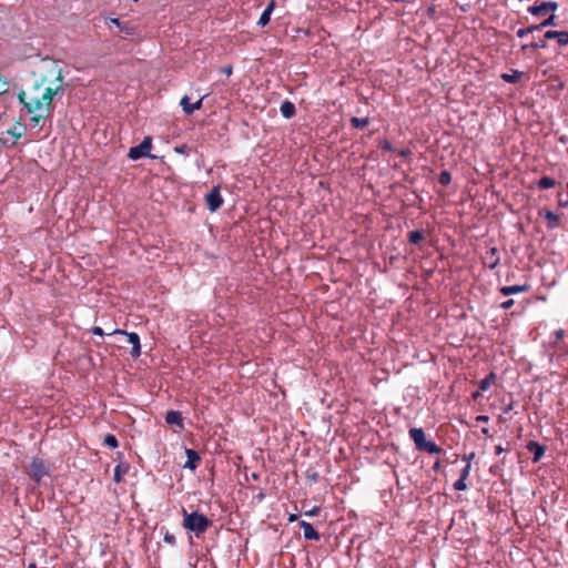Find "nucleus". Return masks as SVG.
<instances>
[{"label":"nucleus","instance_id":"f257e3e1","mask_svg":"<svg viewBox=\"0 0 568 568\" xmlns=\"http://www.w3.org/2000/svg\"><path fill=\"white\" fill-rule=\"evenodd\" d=\"M64 94L62 69L57 61L44 63V73L33 85L18 93V100L31 115L32 126H42V122L53 112L55 97Z\"/></svg>","mask_w":568,"mask_h":568},{"label":"nucleus","instance_id":"393cba45","mask_svg":"<svg viewBox=\"0 0 568 568\" xmlns=\"http://www.w3.org/2000/svg\"><path fill=\"white\" fill-rule=\"evenodd\" d=\"M495 377H496V375L494 373H490L484 379H481L480 383H479L480 390H483V392L488 390L490 385L495 381Z\"/></svg>","mask_w":568,"mask_h":568},{"label":"nucleus","instance_id":"f704fd0d","mask_svg":"<svg viewBox=\"0 0 568 568\" xmlns=\"http://www.w3.org/2000/svg\"><path fill=\"white\" fill-rule=\"evenodd\" d=\"M379 146L385 150V151H392L393 150V146L390 144V142H388L387 140H383L379 142Z\"/></svg>","mask_w":568,"mask_h":568},{"label":"nucleus","instance_id":"a19ab883","mask_svg":"<svg viewBox=\"0 0 568 568\" xmlns=\"http://www.w3.org/2000/svg\"><path fill=\"white\" fill-rule=\"evenodd\" d=\"M222 72L225 73L226 75H231L232 74V67L231 65L224 67L222 69Z\"/></svg>","mask_w":568,"mask_h":568},{"label":"nucleus","instance_id":"7c9ffc66","mask_svg":"<svg viewBox=\"0 0 568 568\" xmlns=\"http://www.w3.org/2000/svg\"><path fill=\"white\" fill-rule=\"evenodd\" d=\"M454 488L456 490H465V489H467L466 479L459 477V479L455 481Z\"/></svg>","mask_w":568,"mask_h":568},{"label":"nucleus","instance_id":"49530a36","mask_svg":"<svg viewBox=\"0 0 568 568\" xmlns=\"http://www.w3.org/2000/svg\"><path fill=\"white\" fill-rule=\"evenodd\" d=\"M503 452H505V449H504L500 445H498V446H496V447H495V453H496L497 455L501 454Z\"/></svg>","mask_w":568,"mask_h":568},{"label":"nucleus","instance_id":"dca6fc26","mask_svg":"<svg viewBox=\"0 0 568 568\" xmlns=\"http://www.w3.org/2000/svg\"><path fill=\"white\" fill-rule=\"evenodd\" d=\"M529 290V285H510V286H503L500 288V293L505 296L524 293Z\"/></svg>","mask_w":568,"mask_h":568},{"label":"nucleus","instance_id":"412c9836","mask_svg":"<svg viewBox=\"0 0 568 568\" xmlns=\"http://www.w3.org/2000/svg\"><path fill=\"white\" fill-rule=\"evenodd\" d=\"M537 185L540 190H547L550 187H554L556 185V181L552 178L549 176H542L538 182Z\"/></svg>","mask_w":568,"mask_h":568},{"label":"nucleus","instance_id":"5701e85b","mask_svg":"<svg viewBox=\"0 0 568 568\" xmlns=\"http://www.w3.org/2000/svg\"><path fill=\"white\" fill-rule=\"evenodd\" d=\"M521 77V72L519 71H513L511 73H503L501 79L507 83H516L519 81Z\"/></svg>","mask_w":568,"mask_h":568},{"label":"nucleus","instance_id":"de8ad7c7","mask_svg":"<svg viewBox=\"0 0 568 568\" xmlns=\"http://www.w3.org/2000/svg\"><path fill=\"white\" fill-rule=\"evenodd\" d=\"M295 520H297V515H295V514H291V515L288 516V521L293 523V521H295Z\"/></svg>","mask_w":568,"mask_h":568},{"label":"nucleus","instance_id":"c85d7f7f","mask_svg":"<svg viewBox=\"0 0 568 568\" xmlns=\"http://www.w3.org/2000/svg\"><path fill=\"white\" fill-rule=\"evenodd\" d=\"M555 26H557L555 14H550L546 20H544L541 23H539V27H542V28L555 27Z\"/></svg>","mask_w":568,"mask_h":568},{"label":"nucleus","instance_id":"f03ea898","mask_svg":"<svg viewBox=\"0 0 568 568\" xmlns=\"http://www.w3.org/2000/svg\"><path fill=\"white\" fill-rule=\"evenodd\" d=\"M183 513V523L182 526L184 529L194 532L196 537L202 536L211 526L212 521L203 514L199 511L187 513L184 508Z\"/></svg>","mask_w":568,"mask_h":568},{"label":"nucleus","instance_id":"a211bd4d","mask_svg":"<svg viewBox=\"0 0 568 568\" xmlns=\"http://www.w3.org/2000/svg\"><path fill=\"white\" fill-rule=\"evenodd\" d=\"M544 216L547 220L548 230H554L560 225L559 216L552 211H546Z\"/></svg>","mask_w":568,"mask_h":568},{"label":"nucleus","instance_id":"20e7f679","mask_svg":"<svg viewBox=\"0 0 568 568\" xmlns=\"http://www.w3.org/2000/svg\"><path fill=\"white\" fill-rule=\"evenodd\" d=\"M152 148V139L150 136H145L144 140L136 146H133L129 151V159L135 161L144 156H149V152Z\"/></svg>","mask_w":568,"mask_h":568},{"label":"nucleus","instance_id":"37998d69","mask_svg":"<svg viewBox=\"0 0 568 568\" xmlns=\"http://www.w3.org/2000/svg\"><path fill=\"white\" fill-rule=\"evenodd\" d=\"M541 29L542 27H539V24L528 27L529 33Z\"/></svg>","mask_w":568,"mask_h":568},{"label":"nucleus","instance_id":"4468645a","mask_svg":"<svg viewBox=\"0 0 568 568\" xmlns=\"http://www.w3.org/2000/svg\"><path fill=\"white\" fill-rule=\"evenodd\" d=\"M497 253L498 252H497L496 247H491L490 250H488L486 252V255H485L484 258H485L486 265L490 270L495 268L498 265V263H499V256L497 255Z\"/></svg>","mask_w":568,"mask_h":568},{"label":"nucleus","instance_id":"ddd939ff","mask_svg":"<svg viewBox=\"0 0 568 568\" xmlns=\"http://www.w3.org/2000/svg\"><path fill=\"white\" fill-rule=\"evenodd\" d=\"M185 454H186L187 460L184 464V468L194 470L197 467V464L201 459L200 455L195 450L190 449V448L185 449Z\"/></svg>","mask_w":568,"mask_h":568},{"label":"nucleus","instance_id":"e433bc0d","mask_svg":"<svg viewBox=\"0 0 568 568\" xmlns=\"http://www.w3.org/2000/svg\"><path fill=\"white\" fill-rule=\"evenodd\" d=\"M514 300H507L505 302L501 303V308L504 310H509L513 305H514Z\"/></svg>","mask_w":568,"mask_h":568},{"label":"nucleus","instance_id":"f8f14e48","mask_svg":"<svg viewBox=\"0 0 568 568\" xmlns=\"http://www.w3.org/2000/svg\"><path fill=\"white\" fill-rule=\"evenodd\" d=\"M300 526L303 529L304 538L308 540H318L321 538V535L313 528V526L302 520L300 521Z\"/></svg>","mask_w":568,"mask_h":568},{"label":"nucleus","instance_id":"ea45409f","mask_svg":"<svg viewBox=\"0 0 568 568\" xmlns=\"http://www.w3.org/2000/svg\"><path fill=\"white\" fill-rule=\"evenodd\" d=\"M318 510L320 508L318 507H314L312 510L305 513V515L307 516H314V515H317L318 514Z\"/></svg>","mask_w":568,"mask_h":568},{"label":"nucleus","instance_id":"9b49d317","mask_svg":"<svg viewBox=\"0 0 568 568\" xmlns=\"http://www.w3.org/2000/svg\"><path fill=\"white\" fill-rule=\"evenodd\" d=\"M527 449L532 453L534 457H532V462L534 463H537L540 460V458L544 456L545 454V446L544 445H540L539 443L537 442H529L527 444Z\"/></svg>","mask_w":568,"mask_h":568},{"label":"nucleus","instance_id":"72a5a7b5","mask_svg":"<svg viewBox=\"0 0 568 568\" xmlns=\"http://www.w3.org/2000/svg\"><path fill=\"white\" fill-rule=\"evenodd\" d=\"M8 90V81L0 74V94Z\"/></svg>","mask_w":568,"mask_h":568},{"label":"nucleus","instance_id":"473e14b6","mask_svg":"<svg viewBox=\"0 0 568 568\" xmlns=\"http://www.w3.org/2000/svg\"><path fill=\"white\" fill-rule=\"evenodd\" d=\"M163 540L172 546L175 545L176 542L175 536L170 534L169 531L165 532Z\"/></svg>","mask_w":568,"mask_h":568},{"label":"nucleus","instance_id":"8fccbe9b","mask_svg":"<svg viewBox=\"0 0 568 568\" xmlns=\"http://www.w3.org/2000/svg\"><path fill=\"white\" fill-rule=\"evenodd\" d=\"M478 396H479V393H478V392H476V393H474V394H473V397H474V398H477Z\"/></svg>","mask_w":568,"mask_h":568},{"label":"nucleus","instance_id":"7ed1b4c3","mask_svg":"<svg viewBox=\"0 0 568 568\" xmlns=\"http://www.w3.org/2000/svg\"><path fill=\"white\" fill-rule=\"evenodd\" d=\"M409 437L418 450L427 452L429 454H439L442 452L440 447L436 443L426 440L423 428H410Z\"/></svg>","mask_w":568,"mask_h":568},{"label":"nucleus","instance_id":"6ab92c4d","mask_svg":"<svg viewBox=\"0 0 568 568\" xmlns=\"http://www.w3.org/2000/svg\"><path fill=\"white\" fill-rule=\"evenodd\" d=\"M280 111L284 118L291 119L292 116H294L296 109L294 103H292L291 101H284L281 104Z\"/></svg>","mask_w":568,"mask_h":568},{"label":"nucleus","instance_id":"f3484780","mask_svg":"<svg viewBox=\"0 0 568 568\" xmlns=\"http://www.w3.org/2000/svg\"><path fill=\"white\" fill-rule=\"evenodd\" d=\"M275 8V2L274 1H271L267 7L265 8V10L262 12L258 21H257V24L261 26V27H265L270 20H271V14L273 12Z\"/></svg>","mask_w":568,"mask_h":568},{"label":"nucleus","instance_id":"3c124183","mask_svg":"<svg viewBox=\"0 0 568 568\" xmlns=\"http://www.w3.org/2000/svg\"><path fill=\"white\" fill-rule=\"evenodd\" d=\"M28 568H37L36 564H30Z\"/></svg>","mask_w":568,"mask_h":568},{"label":"nucleus","instance_id":"a18cd8bd","mask_svg":"<svg viewBox=\"0 0 568 568\" xmlns=\"http://www.w3.org/2000/svg\"><path fill=\"white\" fill-rule=\"evenodd\" d=\"M185 149H186V146H185V145H182V146H176L174 150H175V152H178V153H182V154H184V153H185Z\"/></svg>","mask_w":568,"mask_h":568},{"label":"nucleus","instance_id":"9d476101","mask_svg":"<svg viewBox=\"0 0 568 568\" xmlns=\"http://www.w3.org/2000/svg\"><path fill=\"white\" fill-rule=\"evenodd\" d=\"M203 99H204V98H201V99H200V100H197L195 103H191V102H190V98L185 95V97H183V98L181 99L180 104H181V106H182L183 111H184L186 114H189V115H190V114H192L195 110L201 109V106H202V102H203Z\"/></svg>","mask_w":568,"mask_h":568},{"label":"nucleus","instance_id":"c756f323","mask_svg":"<svg viewBox=\"0 0 568 568\" xmlns=\"http://www.w3.org/2000/svg\"><path fill=\"white\" fill-rule=\"evenodd\" d=\"M450 181H452V176L447 171H443L439 174V183L442 185H448L450 183Z\"/></svg>","mask_w":568,"mask_h":568},{"label":"nucleus","instance_id":"4c0bfd02","mask_svg":"<svg viewBox=\"0 0 568 568\" xmlns=\"http://www.w3.org/2000/svg\"><path fill=\"white\" fill-rule=\"evenodd\" d=\"M527 34H529V30H528V28H523V29H519V30L517 31V37H518V38H524V37H526Z\"/></svg>","mask_w":568,"mask_h":568},{"label":"nucleus","instance_id":"2f4dec72","mask_svg":"<svg viewBox=\"0 0 568 568\" xmlns=\"http://www.w3.org/2000/svg\"><path fill=\"white\" fill-rule=\"evenodd\" d=\"M471 464L467 463L460 471V478L467 479L470 473Z\"/></svg>","mask_w":568,"mask_h":568},{"label":"nucleus","instance_id":"cd10ccee","mask_svg":"<svg viewBox=\"0 0 568 568\" xmlns=\"http://www.w3.org/2000/svg\"><path fill=\"white\" fill-rule=\"evenodd\" d=\"M8 132L12 134L16 139H20L24 133V126L21 124H17L12 130H9Z\"/></svg>","mask_w":568,"mask_h":568},{"label":"nucleus","instance_id":"bb28decb","mask_svg":"<svg viewBox=\"0 0 568 568\" xmlns=\"http://www.w3.org/2000/svg\"><path fill=\"white\" fill-rule=\"evenodd\" d=\"M546 40L547 39L540 40L538 42H531L529 44H525V45H523V50H526L528 48H531V49H539V48L544 49V48L547 47Z\"/></svg>","mask_w":568,"mask_h":568},{"label":"nucleus","instance_id":"1a4fd4ad","mask_svg":"<svg viewBox=\"0 0 568 568\" xmlns=\"http://www.w3.org/2000/svg\"><path fill=\"white\" fill-rule=\"evenodd\" d=\"M545 39H556L559 45H568V31H546Z\"/></svg>","mask_w":568,"mask_h":568},{"label":"nucleus","instance_id":"58836bf2","mask_svg":"<svg viewBox=\"0 0 568 568\" xmlns=\"http://www.w3.org/2000/svg\"><path fill=\"white\" fill-rule=\"evenodd\" d=\"M109 21H110V23H112V24L116 26V27H118V28H120L121 30L123 29V28H122V23H121V21H120L118 18H111Z\"/></svg>","mask_w":568,"mask_h":568},{"label":"nucleus","instance_id":"c9c22d12","mask_svg":"<svg viewBox=\"0 0 568 568\" xmlns=\"http://www.w3.org/2000/svg\"><path fill=\"white\" fill-rule=\"evenodd\" d=\"M91 332L94 335H99V336H104L105 335L104 331L100 326L92 327Z\"/></svg>","mask_w":568,"mask_h":568},{"label":"nucleus","instance_id":"09e8293b","mask_svg":"<svg viewBox=\"0 0 568 568\" xmlns=\"http://www.w3.org/2000/svg\"><path fill=\"white\" fill-rule=\"evenodd\" d=\"M556 336H557V338H561L564 336V331L562 329L557 331Z\"/></svg>","mask_w":568,"mask_h":568},{"label":"nucleus","instance_id":"0eeeda50","mask_svg":"<svg viewBox=\"0 0 568 568\" xmlns=\"http://www.w3.org/2000/svg\"><path fill=\"white\" fill-rule=\"evenodd\" d=\"M29 475L36 481H40L42 477L48 475V469L44 465V462L40 458H33Z\"/></svg>","mask_w":568,"mask_h":568},{"label":"nucleus","instance_id":"423d86ee","mask_svg":"<svg viewBox=\"0 0 568 568\" xmlns=\"http://www.w3.org/2000/svg\"><path fill=\"white\" fill-rule=\"evenodd\" d=\"M205 202H206V205H207V209L211 211V212H215L217 211L222 204H223V199L221 196V193H220V187L219 186H214L206 195H205Z\"/></svg>","mask_w":568,"mask_h":568},{"label":"nucleus","instance_id":"4be33fe9","mask_svg":"<svg viewBox=\"0 0 568 568\" xmlns=\"http://www.w3.org/2000/svg\"><path fill=\"white\" fill-rule=\"evenodd\" d=\"M425 237L424 231L415 230L409 232L408 240L412 244H418L420 243Z\"/></svg>","mask_w":568,"mask_h":568},{"label":"nucleus","instance_id":"39448f33","mask_svg":"<svg viewBox=\"0 0 568 568\" xmlns=\"http://www.w3.org/2000/svg\"><path fill=\"white\" fill-rule=\"evenodd\" d=\"M112 334H120L126 336V342L132 345L131 356L136 358L141 355V344H140V337L134 332H125L123 329H114L110 335Z\"/></svg>","mask_w":568,"mask_h":568},{"label":"nucleus","instance_id":"603ef678","mask_svg":"<svg viewBox=\"0 0 568 568\" xmlns=\"http://www.w3.org/2000/svg\"><path fill=\"white\" fill-rule=\"evenodd\" d=\"M438 467H439V460L436 462V464H435V468H438Z\"/></svg>","mask_w":568,"mask_h":568},{"label":"nucleus","instance_id":"a878e982","mask_svg":"<svg viewBox=\"0 0 568 568\" xmlns=\"http://www.w3.org/2000/svg\"><path fill=\"white\" fill-rule=\"evenodd\" d=\"M104 445L110 447V448H116L119 443H118V439L114 435L112 434H108L105 437H104V440H103Z\"/></svg>","mask_w":568,"mask_h":568},{"label":"nucleus","instance_id":"79ce46f5","mask_svg":"<svg viewBox=\"0 0 568 568\" xmlns=\"http://www.w3.org/2000/svg\"><path fill=\"white\" fill-rule=\"evenodd\" d=\"M474 456H475V454H474V453H470L469 455H465V456L463 457V459H464V460L466 462V464H467V463H470V462H471V459L474 458Z\"/></svg>","mask_w":568,"mask_h":568},{"label":"nucleus","instance_id":"b1692460","mask_svg":"<svg viewBox=\"0 0 568 568\" xmlns=\"http://www.w3.org/2000/svg\"><path fill=\"white\" fill-rule=\"evenodd\" d=\"M351 124H352V126H354L356 129H365L369 124V120H368V118L353 116L351 119Z\"/></svg>","mask_w":568,"mask_h":568},{"label":"nucleus","instance_id":"2eb2a0df","mask_svg":"<svg viewBox=\"0 0 568 568\" xmlns=\"http://www.w3.org/2000/svg\"><path fill=\"white\" fill-rule=\"evenodd\" d=\"M165 422L169 425H176L179 427H183V418L181 413L178 410H169L165 415Z\"/></svg>","mask_w":568,"mask_h":568},{"label":"nucleus","instance_id":"aec40b11","mask_svg":"<svg viewBox=\"0 0 568 568\" xmlns=\"http://www.w3.org/2000/svg\"><path fill=\"white\" fill-rule=\"evenodd\" d=\"M129 470L128 465L119 464L114 468V481L120 483L122 480V476L125 475Z\"/></svg>","mask_w":568,"mask_h":568},{"label":"nucleus","instance_id":"6e6552de","mask_svg":"<svg viewBox=\"0 0 568 568\" xmlns=\"http://www.w3.org/2000/svg\"><path fill=\"white\" fill-rule=\"evenodd\" d=\"M557 8H558L557 2L547 1V2H542L540 4L530 6L528 8V12L531 13L532 16H540L549 10L555 11Z\"/></svg>","mask_w":568,"mask_h":568},{"label":"nucleus","instance_id":"c03bdc74","mask_svg":"<svg viewBox=\"0 0 568 568\" xmlns=\"http://www.w3.org/2000/svg\"><path fill=\"white\" fill-rule=\"evenodd\" d=\"M478 422H481V423H487L488 422V416L486 415H479L477 416L476 418Z\"/></svg>","mask_w":568,"mask_h":568}]
</instances>
